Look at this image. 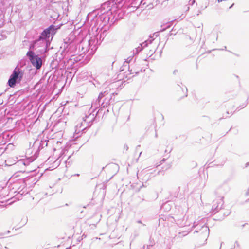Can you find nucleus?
Returning <instances> with one entry per match:
<instances>
[{
    "mask_svg": "<svg viewBox=\"0 0 249 249\" xmlns=\"http://www.w3.org/2000/svg\"><path fill=\"white\" fill-rule=\"evenodd\" d=\"M34 45L32 46H30V48H34Z\"/></svg>",
    "mask_w": 249,
    "mask_h": 249,
    "instance_id": "423d86ee",
    "label": "nucleus"
},
{
    "mask_svg": "<svg viewBox=\"0 0 249 249\" xmlns=\"http://www.w3.org/2000/svg\"><path fill=\"white\" fill-rule=\"evenodd\" d=\"M224 204L223 198L218 197L215 198L212 202V210L217 212L221 209Z\"/></svg>",
    "mask_w": 249,
    "mask_h": 249,
    "instance_id": "7ed1b4c3",
    "label": "nucleus"
},
{
    "mask_svg": "<svg viewBox=\"0 0 249 249\" xmlns=\"http://www.w3.org/2000/svg\"><path fill=\"white\" fill-rule=\"evenodd\" d=\"M248 206L249 207V205H248Z\"/></svg>",
    "mask_w": 249,
    "mask_h": 249,
    "instance_id": "0eeeda50",
    "label": "nucleus"
},
{
    "mask_svg": "<svg viewBox=\"0 0 249 249\" xmlns=\"http://www.w3.org/2000/svg\"><path fill=\"white\" fill-rule=\"evenodd\" d=\"M52 29H53V25H51L47 29L44 30L41 33V35L38 40L45 39L46 38H49L50 37V31Z\"/></svg>",
    "mask_w": 249,
    "mask_h": 249,
    "instance_id": "20e7f679",
    "label": "nucleus"
},
{
    "mask_svg": "<svg viewBox=\"0 0 249 249\" xmlns=\"http://www.w3.org/2000/svg\"><path fill=\"white\" fill-rule=\"evenodd\" d=\"M178 93L180 98L186 97L187 95V89L185 87L179 88L178 90Z\"/></svg>",
    "mask_w": 249,
    "mask_h": 249,
    "instance_id": "39448f33",
    "label": "nucleus"
},
{
    "mask_svg": "<svg viewBox=\"0 0 249 249\" xmlns=\"http://www.w3.org/2000/svg\"><path fill=\"white\" fill-rule=\"evenodd\" d=\"M27 55L29 57V60L32 64L37 69H39L42 66V60L37 55H35L34 52L28 51Z\"/></svg>",
    "mask_w": 249,
    "mask_h": 249,
    "instance_id": "f257e3e1",
    "label": "nucleus"
},
{
    "mask_svg": "<svg viewBox=\"0 0 249 249\" xmlns=\"http://www.w3.org/2000/svg\"><path fill=\"white\" fill-rule=\"evenodd\" d=\"M21 72V71L19 69H15L14 71L8 80V85L10 87H14L15 86L18 79H19V81L21 80L22 77V73Z\"/></svg>",
    "mask_w": 249,
    "mask_h": 249,
    "instance_id": "f03ea898",
    "label": "nucleus"
}]
</instances>
